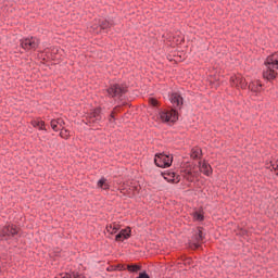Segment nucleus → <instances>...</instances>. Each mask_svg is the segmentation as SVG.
<instances>
[{
	"label": "nucleus",
	"mask_w": 278,
	"mask_h": 278,
	"mask_svg": "<svg viewBox=\"0 0 278 278\" xmlns=\"http://www.w3.org/2000/svg\"><path fill=\"white\" fill-rule=\"evenodd\" d=\"M62 278H73V274H66L64 277Z\"/></svg>",
	"instance_id": "obj_32"
},
{
	"label": "nucleus",
	"mask_w": 278,
	"mask_h": 278,
	"mask_svg": "<svg viewBox=\"0 0 278 278\" xmlns=\"http://www.w3.org/2000/svg\"><path fill=\"white\" fill-rule=\"evenodd\" d=\"M50 125H51V128L53 129V131H58V123L55 122V119H52Z\"/></svg>",
	"instance_id": "obj_25"
},
{
	"label": "nucleus",
	"mask_w": 278,
	"mask_h": 278,
	"mask_svg": "<svg viewBox=\"0 0 278 278\" xmlns=\"http://www.w3.org/2000/svg\"><path fill=\"white\" fill-rule=\"evenodd\" d=\"M187 181H192V168H190V170H187Z\"/></svg>",
	"instance_id": "obj_27"
},
{
	"label": "nucleus",
	"mask_w": 278,
	"mask_h": 278,
	"mask_svg": "<svg viewBox=\"0 0 278 278\" xmlns=\"http://www.w3.org/2000/svg\"><path fill=\"white\" fill-rule=\"evenodd\" d=\"M162 123H177L179 121V112L176 109L169 111H161L159 113Z\"/></svg>",
	"instance_id": "obj_4"
},
{
	"label": "nucleus",
	"mask_w": 278,
	"mask_h": 278,
	"mask_svg": "<svg viewBox=\"0 0 278 278\" xmlns=\"http://www.w3.org/2000/svg\"><path fill=\"white\" fill-rule=\"evenodd\" d=\"M18 235V227L9 224L0 229V240H12L14 236Z\"/></svg>",
	"instance_id": "obj_3"
},
{
	"label": "nucleus",
	"mask_w": 278,
	"mask_h": 278,
	"mask_svg": "<svg viewBox=\"0 0 278 278\" xmlns=\"http://www.w3.org/2000/svg\"><path fill=\"white\" fill-rule=\"evenodd\" d=\"M131 238V228L127 227L125 229H122L116 236L115 240L116 242H123V240H129Z\"/></svg>",
	"instance_id": "obj_11"
},
{
	"label": "nucleus",
	"mask_w": 278,
	"mask_h": 278,
	"mask_svg": "<svg viewBox=\"0 0 278 278\" xmlns=\"http://www.w3.org/2000/svg\"><path fill=\"white\" fill-rule=\"evenodd\" d=\"M99 27L100 29L105 30V29H110V27H112V24L109 21L103 20L102 22H100Z\"/></svg>",
	"instance_id": "obj_18"
},
{
	"label": "nucleus",
	"mask_w": 278,
	"mask_h": 278,
	"mask_svg": "<svg viewBox=\"0 0 278 278\" xmlns=\"http://www.w3.org/2000/svg\"><path fill=\"white\" fill-rule=\"evenodd\" d=\"M199 153H201V149L193 150L191 157H193V160H197V157H199Z\"/></svg>",
	"instance_id": "obj_24"
},
{
	"label": "nucleus",
	"mask_w": 278,
	"mask_h": 278,
	"mask_svg": "<svg viewBox=\"0 0 278 278\" xmlns=\"http://www.w3.org/2000/svg\"><path fill=\"white\" fill-rule=\"evenodd\" d=\"M109 123H116V118L114 117V111L111 112L110 116H109Z\"/></svg>",
	"instance_id": "obj_26"
},
{
	"label": "nucleus",
	"mask_w": 278,
	"mask_h": 278,
	"mask_svg": "<svg viewBox=\"0 0 278 278\" xmlns=\"http://www.w3.org/2000/svg\"><path fill=\"white\" fill-rule=\"evenodd\" d=\"M149 103L152 105V108H157L160 102L155 98H149Z\"/></svg>",
	"instance_id": "obj_23"
},
{
	"label": "nucleus",
	"mask_w": 278,
	"mask_h": 278,
	"mask_svg": "<svg viewBox=\"0 0 278 278\" xmlns=\"http://www.w3.org/2000/svg\"><path fill=\"white\" fill-rule=\"evenodd\" d=\"M199 168L206 177H210L212 175V165H210L207 161H199Z\"/></svg>",
	"instance_id": "obj_12"
},
{
	"label": "nucleus",
	"mask_w": 278,
	"mask_h": 278,
	"mask_svg": "<svg viewBox=\"0 0 278 278\" xmlns=\"http://www.w3.org/2000/svg\"><path fill=\"white\" fill-rule=\"evenodd\" d=\"M83 123L85 125H88V127H97L96 122L92 118H90L88 115H86L85 119H83Z\"/></svg>",
	"instance_id": "obj_17"
},
{
	"label": "nucleus",
	"mask_w": 278,
	"mask_h": 278,
	"mask_svg": "<svg viewBox=\"0 0 278 278\" xmlns=\"http://www.w3.org/2000/svg\"><path fill=\"white\" fill-rule=\"evenodd\" d=\"M169 101L174 108H178V110H181V105H184V97L179 94L178 92H173L169 96Z\"/></svg>",
	"instance_id": "obj_9"
},
{
	"label": "nucleus",
	"mask_w": 278,
	"mask_h": 278,
	"mask_svg": "<svg viewBox=\"0 0 278 278\" xmlns=\"http://www.w3.org/2000/svg\"><path fill=\"white\" fill-rule=\"evenodd\" d=\"M161 175L169 184H175V182L179 184L180 181L179 175H177V173H175L173 169H167L165 172H162Z\"/></svg>",
	"instance_id": "obj_8"
},
{
	"label": "nucleus",
	"mask_w": 278,
	"mask_h": 278,
	"mask_svg": "<svg viewBox=\"0 0 278 278\" xmlns=\"http://www.w3.org/2000/svg\"><path fill=\"white\" fill-rule=\"evenodd\" d=\"M194 220H198L199 223H202V220H205V215L199 212L193 213Z\"/></svg>",
	"instance_id": "obj_20"
},
{
	"label": "nucleus",
	"mask_w": 278,
	"mask_h": 278,
	"mask_svg": "<svg viewBox=\"0 0 278 278\" xmlns=\"http://www.w3.org/2000/svg\"><path fill=\"white\" fill-rule=\"evenodd\" d=\"M105 181H108V179H105V177H102L98 181V188H101L102 190H110V184H106Z\"/></svg>",
	"instance_id": "obj_16"
},
{
	"label": "nucleus",
	"mask_w": 278,
	"mask_h": 278,
	"mask_svg": "<svg viewBox=\"0 0 278 278\" xmlns=\"http://www.w3.org/2000/svg\"><path fill=\"white\" fill-rule=\"evenodd\" d=\"M154 164L159 168H169L173 166V156L162 152L154 155Z\"/></svg>",
	"instance_id": "obj_2"
},
{
	"label": "nucleus",
	"mask_w": 278,
	"mask_h": 278,
	"mask_svg": "<svg viewBox=\"0 0 278 278\" xmlns=\"http://www.w3.org/2000/svg\"><path fill=\"white\" fill-rule=\"evenodd\" d=\"M30 125L33 127H38L39 131H47V127L45 126V121L33 119L30 122Z\"/></svg>",
	"instance_id": "obj_14"
},
{
	"label": "nucleus",
	"mask_w": 278,
	"mask_h": 278,
	"mask_svg": "<svg viewBox=\"0 0 278 278\" xmlns=\"http://www.w3.org/2000/svg\"><path fill=\"white\" fill-rule=\"evenodd\" d=\"M265 70L263 71L264 79L267 81H273L277 79L278 76V52H274L273 54L268 55L264 62Z\"/></svg>",
	"instance_id": "obj_1"
},
{
	"label": "nucleus",
	"mask_w": 278,
	"mask_h": 278,
	"mask_svg": "<svg viewBox=\"0 0 278 278\" xmlns=\"http://www.w3.org/2000/svg\"><path fill=\"white\" fill-rule=\"evenodd\" d=\"M232 84H236V86H238L239 88H242V90L247 89V79L242 78V77H231L230 78Z\"/></svg>",
	"instance_id": "obj_13"
},
{
	"label": "nucleus",
	"mask_w": 278,
	"mask_h": 278,
	"mask_svg": "<svg viewBox=\"0 0 278 278\" xmlns=\"http://www.w3.org/2000/svg\"><path fill=\"white\" fill-rule=\"evenodd\" d=\"M87 115L91 121H94L97 125H101V121H103V109L101 106H97L91 109Z\"/></svg>",
	"instance_id": "obj_7"
},
{
	"label": "nucleus",
	"mask_w": 278,
	"mask_h": 278,
	"mask_svg": "<svg viewBox=\"0 0 278 278\" xmlns=\"http://www.w3.org/2000/svg\"><path fill=\"white\" fill-rule=\"evenodd\" d=\"M40 46V39L37 37L23 38L21 39V47L25 51H31V49L36 50Z\"/></svg>",
	"instance_id": "obj_6"
},
{
	"label": "nucleus",
	"mask_w": 278,
	"mask_h": 278,
	"mask_svg": "<svg viewBox=\"0 0 278 278\" xmlns=\"http://www.w3.org/2000/svg\"><path fill=\"white\" fill-rule=\"evenodd\" d=\"M126 270H128V273H140V270H142V265L129 264L127 265Z\"/></svg>",
	"instance_id": "obj_15"
},
{
	"label": "nucleus",
	"mask_w": 278,
	"mask_h": 278,
	"mask_svg": "<svg viewBox=\"0 0 278 278\" xmlns=\"http://www.w3.org/2000/svg\"><path fill=\"white\" fill-rule=\"evenodd\" d=\"M106 231H109V233L114 235L116 233V231H118V227H116V224H114L113 226H106Z\"/></svg>",
	"instance_id": "obj_22"
},
{
	"label": "nucleus",
	"mask_w": 278,
	"mask_h": 278,
	"mask_svg": "<svg viewBox=\"0 0 278 278\" xmlns=\"http://www.w3.org/2000/svg\"><path fill=\"white\" fill-rule=\"evenodd\" d=\"M260 88H262V85L260 84H256V86L253 83L249 85V90L252 92H258Z\"/></svg>",
	"instance_id": "obj_21"
},
{
	"label": "nucleus",
	"mask_w": 278,
	"mask_h": 278,
	"mask_svg": "<svg viewBox=\"0 0 278 278\" xmlns=\"http://www.w3.org/2000/svg\"><path fill=\"white\" fill-rule=\"evenodd\" d=\"M55 123H56V125H60V127H62L63 125H65L64 119H62V118L55 119Z\"/></svg>",
	"instance_id": "obj_29"
},
{
	"label": "nucleus",
	"mask_w": 278,
	"mask_h": 278,
	"mask_svg": "<svg viewBox=\"0 0 278 278\" xmlns=\"http://www.w3.org/2000/svg\"><path fill=\"white\" fill-rule=\"evenodd\" d=\"M114 270H125V267L122 264H118L114 267Z\"/></svg>",
	"instance_id": "obj_30"
},
{
	"label": "nucleus",
	"mask_w": 278,
	"mask_h": 278,
	"mask_svg": "<svg viewBox=\"0 0 278 278\" xmlns=\"http://www.w3.org/2000/svg\"><path fill=\"white\" fill-rule=\"evenodd\" d=\"M203 227H198L197 231H194L192 238L197 243H193V245L195 247V249H199V242H203V240H205V233H203Z\"/></svg>",
	"instance_id": "obj_10"
},
{
	"label": "nucleus",
	"mask_w": 278,
	"mask_h": 278,
	"mask_svg": "<svg viewBox=\"0 0 278 278\" xmlns=\"http://www.w3.org/2000/svg\"><path fill=\"white\" fill-rule=\"evenodd\" d=\"M72 278H86L84 275H80L79 273H72Z\"/></svg>",
	"instance_id": "obj_28"
},
{
	"label": "nucleus",
	"mask_w": 278,
	"mask_h": 278,
	"mask_svg": "<svg viewBox=\"0 0 278 278\" xmlns=\"http://www.w3.org/2000/svg\"><path fill=\"white\" fill-rule=\"evenodd\" d=\"M115 269H114V266H109L108 268H106V271L108 273H112V271H114Z\"/></svg>",
	"instance_id": "obj_31"
},
{
	"label": "nucleus",
	"mask_w": 278,
	"mask_h": 278,
	"mask_svg": "<svg viewBox=\"0 0 278 278\" xmlns=\"http://www.w3.org/2000/svg\"><path fill=\"white\" fill-rule=\"evenodd\" d=\"M106 92L109 97L114 99V97H123V94H127L128 90H127V86L125 85L114 84L106 89Z\"/></svg>",
	"instance_id": "obj_5"
},
{
	"label": "nucleus",
	"mask_w": 278,
	"mask_h": 278,
	"mask_svg": "<svg viewBox=\"0 0 278 278\" xmlns=\"http://www.w3.org/2000/svg\"><path fill=\"white\" fill-rule=\"evenodd\" d=\"M60 137L64 140H68V138H71V131H68V129L62 128L60 131Z\"/></svg>",
	"instance_id": "obj_19"
}]
</instances>
